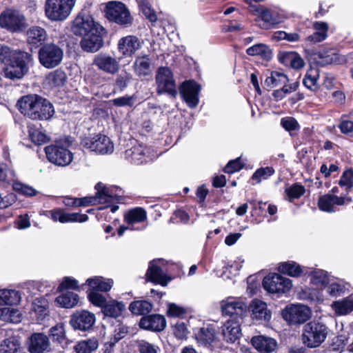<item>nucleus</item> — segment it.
Masks as SVG:
<instances>
[{"label": "nucleus", "instance_id": "1", "mask_svg": "<svg viewBox=\"0 0 353 353\" xmlns=\"http://www.w3.org/2000/svg\"><path fill=\"white\" fill-rule=\"evenodd\" d=\"M70 30L81 37L80 46L83 52L94 53L104 45L103 37L107 31L91 15L79 13L72 21Z\"/></svg>", "mask_w": 353, "mask_h": 353}, {"label": "nucleus", "instance_id": "2", "mask_svg": "<svg viewBox=\"0 0 353 353\" xmlns=\"http://www.w3.org/2000/svg\"><path fill=\"white\" fill-rule=\"evenodd\" d=\"M18 110L32 121H48L55 111L52 103L37 94H28L21 97L16 104Z\"/></svg>", "mask_w": 353, "mask_h": 353}, {"label": "nucleus", "instance_id": "3", "mask_svg": "<svg viewBox=\"0 0 353 353\" xmlns=\"http://www.w3.org/2000/svg\"><path fill=\"white\" fill-rule=\"evenodd\" d=\"M32 61V55L28 52L17 50L11 56L6 65L5 77L11 80L21 79L28 72V64Z\"/></svg>", "mask_w": 353, "mask_h": 353}, {"label": "nucleus", "instance_id": "4", "mask_svg": "<svg viewBox=\"0 0 353 353\" xmlns=\"http://www.w3.org/2000/svg\"><path fill=\"white\" fill-rule=\"evenodd\" d=\"M328 334V327L323 323L312 321L303 327L302 341L308 347H319Z\"/></svg>", "mask_w": 353, "mask_h": 353}, {"label": "nucleus", "instance_id": "5", "mask_svg": "<svg viewBox=\"0 0 353 353\" xmlns=\"http://www.w3.org/2000/svg\"><path fill=\"white\" fill-rule=\"evenodd\" d=\"M105 17L110 21L115 23L122 28L130 26L133 18L125 3L121 1H111L106 3L104 10Z\"/></svg>", "mask_w": 353, "mask_h": 353}, {"label": "nucleus", "instance_id": "6", "mask_svg": "<svg viewBox=\"0 0 353 353\" xmlns=\"http://www.w3.org/2000/svg\"><path fill=\"white\" fill-rule=\"evenodd\" d=\"M262 285L268 293L276 294L280 296L290 292L292 288V281L281 274L270 272L263 278Z\"/></svg>", "mask_w": 353, "mask_h": 353}, {"label": "nucleus", "instance_id": "7", "mask_svg": "<svg viewBox=\"0 0 353 353\" xmlns=\"http://www.w3.org/2000/svg\"><path fill=\"white\" fill-rule=\"evenodd\" d=\"M63 58V51L57 45L50 43L41 46L38 50V59L40 64L47 69L58 66Z\"/></svg>", "mask_w": 353, "mask_h": 353}, {"label": "nucleus", "instance_id": "8", "mask_svg": "<svg viewBox=\"0 0 353 353\" xmlns=\"http://www.w3.org/2000/svg\"><path fill=\"white\" fill-rule=\"evenodd\" d=\"M81 145L99 154H108L114 151V143L106 135L95 134L94 137L81 138Z\"/></svg>", "mask_w": 353, "mask_h": 353}, {"label": "nucleus", "instance_id": "9", "mask_svg": "<svg viewBox=\"0 0 353 353\" xmlns=\"http://www.w3.org/2000/svg\"><path fill=\"white\" fill-rule=\"evenodd\" d=\"M155 79L157 85V91L159 94L168 93L172 97L176 95L175 80L170 68L159 67L157 70Z\"/></svg>", "mask_w": 353, "mask_h": 353}, {"label": "nucleus", "instance_id": "10", "mask_svg": "<svg viewBox=\"0 0 353 353\" xmlns=\"http://www.w3.org/2000/svg\"><path fill=\"white\" fill-rule=\"evenodd\" d=\"M0 26L11 32L21 31L25 26V17L14 10L7 9L0 14Z\"/></svg>", "mask_w": 353, "mask_h": 353}, {"label": "nucleus", "instance_id": "11", "mask_svg": "<svg viewBox=\"0 0 353 353\" xmlns=\"http://www.w3.org/2000/svg\"><path fill=\"white\" fill-rule=\"evenodd\" d=\"M282 316L290 325L302 324L310 318L311 310L304 305H292L283 310Z\"/></svg>", "mask_w": 353, "mask_h": 353}, {"label": "nucleus", "instance_id": "12", "mask_svg": "<svg viewBox=\"0 0 353 353\" xmlns=\"http://www.w3.org/2000/svg\"><path fill=\"white\" fill-rule=\"evenodd\" d=\"M96 321L94 314L86 310H77L70 316V324L74 330H92Z\"/></svg>", "mask_w": 353, "mask_h": 353}, {"label": "nucleus", "instance_id": "13", "mask_svg": "<svg viewBox=\"0 0 353 353\" xmlns=\"http://www.w3.org/2000/svg\"><path fill=\"white\" fill-rule=\"evenodd\" d=\"M48 161L59 166L66 165V138L56 141L45 148Z\"/></svg>", "mask_w": 353, "mask_h": 353}, {"label": "nucleus", "instance_id": "14", "mask_svg": "<svg viewBox=\"0 0 353 353\" xmlns=\"http://www.w3.org/2000/svg\"><path fill=\"white\" fill-rule=\"evenodd\" d=\"M201 88V85L194 79L186 80L181 84L180 94L190 108H194L198 105Z\"/></svg>", "mask_w": 353, "mask_h": 353}, {"label": "nucleus", "instance_id": "15", "mask_svg": "<svg viewBox=\"0 0 353 353\" xmlns=\"http://www.w3.org/2000/svg\"><path fill=\"white\" fill-rule=\"evenodd\" d=\"M92 65L105 73L114 74L119 70V61L114 57L105 53L95 55Z\"/></svg>", "mask_w": 353, "mask_h": 353}, {"label": "nucleus", "instance_id": "16", "mask_svg": "<svg viewBox=\"0 0 353 353\" xmlns=\"http://www.w3.org/2000/svg\"><path fill=\"white\" fill-rule=\"evenodd\" d=\"M218 331L214 324H208L199 328L194 329V335L197 343L205 347H209L217 340Z\"/></svg>", "mask_w": 353, "mask_h": 353}, {"label": "nucleus", "instance_id": "17", "mask_svg": "<svg viewBox=\"0 0 353 353\" xmlns=\"http://www.w3.org/2000/svg\"><path fill=\"white\" fill-rule=\"evenodd\" d=\"M141 46V42L135 35L121 37L117 43V49L121 54V58L132 57Z\"/></svg>", "mask_w": 353, "mask_h": 353}, {"label": "nucleus", "instance_id": "18", "mask_svg": "<svg viewBox=\"0 0 353 353\" xmlns=\"http://www.w3.org/2000/svg\"><path fill=\"white\" fill-rule=\"evenodd\" d=\"M66 0H46L45 13L51 21H62L66 18Z\"/></svg>", "mask_w": 353, "mask_h": 353}, {"label": "nucleus", "instance_id": "19", "mask_svg": "<svg viewBox=\"0 0 353 353\" xmlns=\"http://www.w3.org/2000/svg\"><path fill=\"white\" fill-rule=\"evenodd\" d=\"M148 281L163 287L168 285L172 277L163 273L162 268L154 261L150 262L145 274Z\"/></svg>", "mask_w": 353, "mask_h": 353}, {"label": "nucleus", "instance_id": "20", "mask_svg": "<svg viewBox=\"0 0 353 353\" xmlns=\"http://www.w3.org/2000/svg\"><path fill=\"white\" fill-rule=\"evenodd\" d=\"M140 328L152 332H161L166 327V319L159 314H148L142 316L139 323Z\"/></svg>", "mask_w": 353, "mask_h": 353}, {"label": "nucleus", "instance_id": "21", "mask_svg": "<svg viewBox=\"0 0 353 353\" xmlns=\"http://www.w3.org/2000/svg\"><path fill=\"white\" fill-rule=\"evenodd\" d=\"M50 350L49 338L45 334L34 332L29 337L28 350L30 353H45Z\"/></svg>", "mask_w": 353, "mask_h": 353}, {"label": "nucleus", "instance_id": "22", "mask_svg": "<svg viewBox=\"0 0 353 353\" xmlns=\"http://www.w3.org/2000/svg\"><path fill=\"white\" fill-rule=\"evenodd\" d=\"M242 320L229 319L221 327L223 340L229 343H234L241 336V323Z\"/></svg>", "mask_w": 353, "mask_h": 353}, {"label": "nucleus", "instance_id": "23", "mask_svg": "<svg viewBox=\"0 0 353 353\" xmlns=\"http://www.w3.org/2000/svg\"><path fill=\"white\" fill-rule=\"evenodd\" d=\"M223 315L229 316L234 320H243L246 313V305L241 301H228L221 305Z\"/></svg>", "mask_w": 353, "mask_h": 353}, {"label": "nucleus", "instance_id": "24", "mask_svg": "<svg viewBox=\"0 0 353 353\" xmlns=\"http://www.w3.org/2000/svg\"><path fill=\"white\" fill-rule=\"evenodd\" d=\"M27 42L31 52L45 46L47 33L44 28L39 26H32L27 32Z\"/></svg>", "mask_w": 353, "mask_h": 353}, {"label": "nucleus", "instance_id": "25", "mask_svg": "<svg viewBox=\"0 0 353 353\" xmlns=\"http://www.w3.org/2000/svg\"><path fill=\"white\" fill-rule=\"evenodd\" d=\"M251 344L259 353H272L278 347L276 339L264 335L253 336L251 339Z\"/></svg>", "mask_w": 353, "mask_h": 353}, {"label": "nucleus", "instance_id": "26", "mask_svg": "<svg viewBox=\"0 0 353 353\" xmlns=\"http://www.w3.org/2000/svg\"><path fill=\"white\" fill-rule=\"evenodd\" d=\"M94 189L96 192L93 197L96 199L97 205L112 203L120 200V196L113 194L112 190L101 182H98L94 185Z\"/></svg>", "mask_w": 353, "mask_h": 353}, {"label": "nucleus", "instance_id": "27", "mask_svg": "<svg viewBox=\"0 0 353 353\" xmlns=\"http://www.w3.org/2000/svg\"><path fill=\"white\" fill-rule=\"evenodd\" d=\"M316 63L320 66L330 64H340L343 61V57L334 49L322 50L315 53Z\"/></svg>", "mask_w": 353, "mask_h": 353}, {"label": "nucleus", "instance_id": "28", "mask_svg": "<svg viewBox=\"0 0 353 353\" xmlns=\"http://www.w3.org/2000/svg\"><path fill=\"white\" fill-rule=\"evenodd\" d=\"M123 158L129 163L141 165L147 162L145 148L141 145L132 146L123 152Z\"/></svg>", "mask_w": 353, "mask_h": 353}, {"label": "nucleus", "instance_id": "29", "mask_svg": "<svg viewBox=\"0 0 353 353\" xmlns=\"http://www.w3.org/2000/svg\"><path fill=\"white\" fill-rule=\"evenodd\" d=\"M135 74L141 77L150 76L152 73L151 59L148 54L138 56L133 64Z\"/></svg>", "mask_w": 353, "mask_h": 353}, {"label": "nucleus", "instance_id": "30", "mask_svg": "<svg viewBox=\"0 0 353 353\" xmlns=\"http://www.w3.org/2000/svg\"><path fill=\"white\" fill-rule=\"evenodd\" d=\"M252 317L253 319L269 321L271 312L268 310L267 304L259 299H254L250 304Z\"/></svg>", "mask_w": 353, "mask_h": 353}, {"label": "nucleus", "instance_id": "31", "mask_svg": "<svg viewBox=\"0 0 353 353\" xmlns=\"http://www.w3.org/2000/svg\"><path fill=\"white\" fill-rule=\"evenodd\" d=\"M147 212L141 207L129 209L123 215V220L128 225L143 223L147 220Z\"/></svg>", "mask_w": 353, "mask_h": 353}, {"label": "nucleus", "instance_id": "32", "mask_svg": "<svg viewBox=\"0 0 353 353\" xmlns=\"http://www.w3.org/2000/svg\"><path fill=\"white\" fill-rule=\"evenodd\" d=\"M125 311V305L122 301L117 300H111L108 301L106 305L103 307L101 312L104 316L117 319L122 316Z\"/></svg>", "mask_w": 353, "mask_h": 353}, {"label": "nucleus", "instance_id": "33", "mask_svg": "<svg viewBox=\"0 0 353 353\" xmlns=\"http://www.w3.org/2000/svg\"><path fill=\"white\" fill-rule=\"evenodd\" d=\"M128 309L133 315L145 316L152 310L153 304L148 300L138 299L131 302Z\"/></svg>", "mask_w": 353, "mask_h": 353}, {"label": "nucleus", "instance_id": "34", "mask_svg": "<svg viewBox=\"0 0 353 353\" xmlns=\"http://www.w3.org/2000/svg\"><path fill=\"white\" fill-rule=\"evenodd\" d=\"M277 270L280 274L291 277H299L303 273V268L294 261L279 263Z\"/></svg>", "mask_w": 353, "mask_h": 353}, {"label": "nucleus", "instance_id": "35", "mask_svg": "<svg viewBox=\"0 0 353 353\" xmlns=\"http://www.w3.org/2000/svg\"><path fill=\"white\" fill-rule=\"evenodd\" d=\"M85 284H87L88 289L95 292H109L113 284L112 279L105 281L103 277L95 276L94 278H89L86 280Z\"/></svg>", "mask_w": 353, "mask_h": 353}, {"label": "nucleus", "instance_id": "36", "mask_svg": "<svg viewBox=\"0 0 353 353\" xmlns=\"http://www.w3.org/2000/svg\"><path fill=\"white\" fill-rule=\"evenodd\" d=\"M319 78V69L310 65L305 74L303 83L307 89L312 91H316L319 89V86L317 83Z\"/></svg>", "mask_w": 353, "mask_h": 353}, {"label": "nucleus", "instance_id": "37", "mask_svg": "<svg viewBox=\"0 0 353 353\" xmlns=\"http://www.w3.org/2000/svg\"><path fill=\"white\" fill-rule=\"evenodd\" d=\"M249 56H259L263 60L269 61L272 59V52L269 46L263 43L255 44L246 50Z\"/></svg>", "mask_w": 353, "mask_h": 353}, {"label": "nucleus", "instance_id": "38", "mask_svg": "<svg viewBox=\"0 0 353 353\" xmlns=\"http://www.w3.org/2000/svg\"><path fill=\"white\" fill-rule=\"evenodd\" d=\"M21 301L19 291L15 290H0V304L7 305H17Z\"/></svg>", "mask_w": 353, "mask_h": 353}, {"label": "nucleus", "instance_id": "39", "mask_svg": "<svg viewBox=\"0 0 353 353\" xmlns=\"http://www.w3.org/2000/svg\"><path fill=\"white\" fill-rule=\"evenodd\" d=\"M252 205L251 216L256 223L261 222L266 216V205L267 203L262 201H256L254 200L249 201Z\"/></svg>", "mask_w": 353, "mask_h": 353}, {"label": "nucleus", "instance_id": "40", "mask_svg": "<svg viewBox=\"0 0 353 353\" xmlns=\"http://www.w3.org/2000/svg\"><path fill=\"white\" fill-rule=\"evenodd\" d=\"M348 335L345 334L334 336L328 341L326 348L330 352L343 351L348 342Z\"/></svg>", "mask_w": 353, "mask_h": 353}, {"label": "nucleus", "instance_id": "41", "mask_svg": "<svg viewBox=\"0 0 353 353\" xmlns=\"http://www.w3.org/2000/svg\"><path fill=\"white\" fill-rule=\"evenodd\" d=\"M99 346L98 340L95 338L82 340L77 343L74 347L76 353H92Z\"/></svg>", "mask_w": 353, "mask_h": 353}, {"label": "nucleus", "instance_id": "42", "mask_svg": "<svg viewBox=\"0 0 353 353\" xmlns=\"http://www.w3.org/2000/svg\"><path fill=\"white\" fill-rule=\"evenodd\" d=\"M275 173L272 166L261 167L256 170L250 178L252 185L260 183L262 180H267Z\"/></svg>", "mask_w": 353, "mask_h": 353}, {"label": "nucleus", "instance_id": "43", "mask_svg": "<svg viewBox=\"0 0 353 353\" xmlns=\"http://www.w3.org/2000/svg\"><path fill=\"white\" fill-rule=\"evenodd\" d=\"M306 189L300 183H294L289 188H285V199L289 202H293L295 199H300L305 193Z\"/></svg>", "mask_w": 353, "mask_h": 353}, {"label": "nucleus", "instance_id": "44", "mask_svg": "<svg viewBox=\"0 0 353 353\" xmlns=\"http://www.w3.org/2000/svg\"><path fill=\"white\" fill-rule=\"evenodd\" d=\"M288 81V78L285 74L278 71H272L271 75L265 79V85L270 88H272L282 83H285Z\"/></svg>", "mask_w": 353, "mask_h": 353}, {"label": "nucleus", "instance_id": "45", "mask_svg": "<svg viewBox=\"0 0 353 353\" xmlns=\"http://www.w3.org/2000/svg\"><path fill=\"white\" fill-rule=\"evenodd\" d=\"M311 282L315 285L326 287L330 281L327 272L323 270L317 269L310 273Z\"/></svg>", "mask_w": 353, "mask_h": 353}, {"label": "nucleus", "instance_id": "46", "mask_svg": "<svg viewBox=\"0 0 353 353\" xmlns=\"http://www.w3.org/2000/svg\"><path fill=\"white\" fill-rule=\"evenodd\" d=\"M47 79L50 85L61 87L63 86L66 81V74L61 69H57L50 72Z\"/></svg>", "mask_w": 353, "mask_h": 353}, {"label": "nucleus", "instance_id": "47", "mask_svg": "<svg viewBox=\"0 0 353 353\" xmlns=\"http://www.w3.org/2000/svg\"><path fill=\"white\" fill-rule=\"evenodd\" d=\"M341 188H345V192L349 193L353 188V168H349L345 170L338 181Z\"/></svg>", "mask_w": 353, "mask_h": 353}, {"label": "nucleus", "instance_id": "48", "mask_svg": "<svg viewBox=\"0 0 353 353\" xmlns=\"http://www.w3.org/2000/svg\"><path fill=\"white\" fill-rule=\"evenodd\" d=\"M318 207L320 210L332 213L335 212L333 194H325L321 196L318 199Z\"/></svg>", "mask_w": 353, "mask_h": 353}, {"label": "nucleus", "instance_id": "49", "mask_svg": "<svg viewBox=\"0 0 353 353\" xmlns=\"http://www.w3.org/2000/svg\"><path fill=\"white\" fill-rule=\"evenodd\" d=\"M336 312L341 315H346L353 311V297L348 296L341 301L334 303Z\"/></svg>", "mask_w": 353, "mask_h": 353}, {"label": "nucleus", "instance_id": "50", "mask_svg": "<svg viewBox=\"0 0 353 353\" xmlns=\"http://www.w3.org/2000/svg\"><path fill=\"white\" fill-rule=\"evenodd\" d=\"M69 200L72 201L70 203L68 202V206L86 207L97 205L96 199L93 196H87L82 198H72L68 196V201Z\"/></svg>", "mask_w": 353, "mask_h": 353}, {"label": "nucleus", "instance_id": "51", "mask_svg": "<svg viewBox=\"0 0 353 353\" xmlns=\"http://www.w3.org/2000/svg\"><path fill=\"white\" fill-rule=\"evenodd\" d=\"M347 117L348 115L345 114L341 115L338 128L342 134L353 137V121L348 119Z\"/></svg>", "mask_w": 353, "mask_h": 353}, {"label": "nucleus", "instance_id": "52", "mask_svg": "<svg viewBox=\"0 0 353 353\" xmlns=\"http://www.w3.org/2000/svg\"><path fill=\"white\" fill-rule=\"evenodd\" d=\"M12 188L18 194L26 196H33L38 194V192L32 187L19 181H14Z\"/></svg>", "mask_w": 353, "mask_h": 353}, {"label": "nucleus", "instance_id": "53", "mask_svg": "<svg viewBox=\"0 0 353 353\" xmlns=\"http://www.w3.org/2000/svg\"><path fill=\"white\" fill-rule=\"evenodd\" d=\"M87 296L89 301L94 306L101 307V310L103 307L108 303L106 298L99 292L88 290H87Z\"/></svg>", "mask_w": 353, "mask_h": 353}, {"label": "nucleus", "instance_id": "54", "mask_svg": "<svg viewBox=\"0 0 353 353\" xmlns=\"http://www.w3.org/2000/svg\"><path fill=\"white\" fill-rule=\"evenodd\" d=\"M20 343L14 339H6L0 344V353H16L19 348Z\"/></svg>", "mask_w": 353, "mask_h": 353}, {"label": "nucleus", "instance_id": "55", "mask_svg": "<svg viewBox=\"0 0 353 353\" xmlns=\"http://www.w3.org/2000/svg\"><path fill=\"white\" fill-rule=\"evenodd\" d=\"M65 327L63 323H58L50 330V336L52 341L61 343L65 338Z\"/></svg>", "mask_w": 353, "mask_h": 353}, {"label": "nucleus", "instance_id": "56", "mask_svg": "<svg viewBox=\"0 0 353 353\" xmlns=\"http://www.w3.org/2000/svg\"><path fill=\"white\" fill-rule=\"evenodd\" d=\"M187 313V310L174 303H168L166 311V315L168 317L183 318Z\"/></svg>", "mask_w": 353, "mask_h": 353}, {"label": "nucleus", "instance_id": "57", "mask_svg": "<svg viewBox=\"0 0 353 353\" xmlns=\"http://www.w3.org/2000/svg\"><path fill=\"white\" fill-rule=\"evenodd\" d=\"M138 353H158L159 347L145 340L137 341V344Z\"/></svg>", "mask_w": 353, "mask_h": 353}, {"label": "nucleus", "instance_id": "58", "mask_svg": "<svg viewBox=\"0 0 353 353\" xmlns=\"http://www.w3.org/2000/svg\"><path fill=\"white\" fill-rule=\"evenodd\" d=\"M244 167V163L241 161V157H237L235 159L230 160L223 168V172L228 174H233L242 170Z\"/></svg>", "mask_w": 353, "mask_h": 353}, {"label": "nucleus", "instance_id": "59", "mask_svg": "<svg viewBox=\"0 0 353 353\" xmlns=\"http://www.w3.org/2000/svg\"><path fill=\"white\" fill-rule=\"evenodd\" d=\"M45 214L51 218L54 221H59L62 223H66V212H65L63 209L55 208L46 210Z\"/></svg>", "mask_w": 353, "mask_h": 353}, {"label": "nucleus", "instance_id": "60", "mask_svg": "<svg viewBox=\"0 0 353 353\" xmlns=\"http://www.w3.org/2000/svg\"><path fill=\"white\" fill-rule=\"evenodd\" d=\"M190 215L183 209H177L174 211L172 216L170 217V223H178L179 221L184 224H186L190 221Z\"/></svg>", "mask_w": 353, "mask_h": 353}, {"label": "nucleus", "instance_id": "61", "mask_svg": "<svg viewBox=\"0 0 353 353\" xmlns=\"http://www.w3.org/2000/svg\"><path fill=\"white\" fill-rule=\"evenodd\" d=\"M281 125L286 131L290 132L300 129L299 123L296 119L292 117L282 118Z\"/></svg>", "mask_w": 353, "mask_h": 353}, {"label": "nucleus", "instance_id": "62", "mask_svg": "<svg viewBox=\"0 0 353 353\" xmlns=\"http://www.w3.org/2000/svg\"><path fill=\"white\" fill-rule=\"evenodd\" d=\"M29 136L32 142L38 145L44 144L49 140L48 137L45 133L38 130H34L32 131L30 130Z\"/></svg>", "mask_w": 353, "mask_h": 353}, {"label": "nucleus", "instance_id": "63", "mask_svg": "<svg viewBox=\"0 0 353 353\" xmlns=\"http://www.w3.org/2000/svg\"><path fill=\"white\" fill-rule=\"evenodd\" d=\"M17 200V195L13 192L7 193L6 195L0 192V209H6L13 205Z\"/></svg>", "mask_w": 353, "mask_h": 353}, {"label": "nucleus", "instance_id": "64", "mask_svg": "<svg viewBox=\"0 0 353 353\" xmlns=\"http://www.w3.org/2000/svg\"><path fill=\"white\" fill-rule=\"evenodd\" d=\"M46 301L43 299H37L32 303V310L34 311L39 317L43 318L46 315L47 305Z\"/></svg>", "mask_w": 353, "mask_h": 353}]
</instances>
